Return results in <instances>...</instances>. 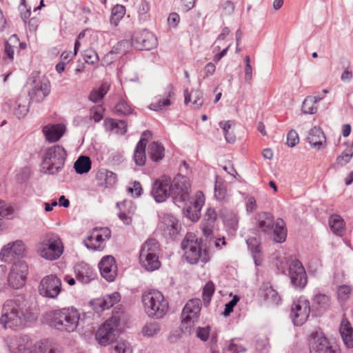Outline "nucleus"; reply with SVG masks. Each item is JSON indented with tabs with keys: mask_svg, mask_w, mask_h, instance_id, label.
<instances>
[{
	"mask_svg": "<svg viewBox=\"0 0 353 353\" xmlns=\"http://www.w3.org/2000/svg\"><path fill=\"white\" fill-rule=\"evenodd\" d=\"M216 219L217 214L215 210L208 208L201 225L204 237L198 239L192 233H188L185 235L181 242V248L185 252V256L188 263L196 264L199 259L206 262L207 250L211 246L212 242L216 247L219 246V239L212 238Z\"/></svg>",
	"mask_w": 353,
	"mask_h": 353,
	"instance_id": "nucleus-1",
	"label": "nucleus"
},
{
	"mask_svg": "<svg viewBox=\"0 0 353 353\" xmlns=\"http://www.w3.org/2000/svg\"><path fill=\"white\" fill-rule=\"evenodd\" d=\"M189 179L178 174L171 181L170 178L163 176L154 181L151 195L157 203H162L172 196L173 202L178 206L189 200Z\"/></svg>",
	"mask_w": 353,
	"mask_h": 353,
	"instance_id": "nucleus-2",
	"label": "nucleus"
},
{
	"mask_svg": "<svg viewBox=\"0 0 353 353\" xmlns=\"http://www.w3.org/2000/svg\"><path fill=\"white\" fill-rule=\"evenodd\" d=\"M32 316L27 303L10 300L3 306L0 323L5 328L16 329L26 326Z\"/></svg>",
	"mask_w": 353,
	"mask_h": 353,
	"instance_id": "nucleus-3",
	"label": "nucleus"
},
{
	"mask_svg": "<svg viewBox=\"0 0 353 353\" xmlns=\"http://www.w3.org/2000/svg\"><path fill=\"white\" fill-rule=\"evenodd\" d=\"M80 314L71 307L54 310L46 314V321L49 325L62 332H74L79 325Z\"/></svg>",
	"mask_w": 353,
	"mask_h": 353,
	"instance_id": "nucleus-4",
	"label": "nucleus"
},
{
	"mask_svg": "<svg viewBox=\"0 0 353 353\" xmlns=\"http://www.w3.org/2000/svg\"><path fill=\"white\" fill-rule=\"evenodd\" d=\"M66 157V151L62 146L56 145L49 148L43 155L41 171L46 174H57L63 170Z\"/></svg>",
	"mask_w": 353,
	"mask_h": 353,
	"instance_id": "nucleus-5",
	"label": "nucleus"
},
{
	"mask_svg": "<svg viewBox=\"0 0 353 353\" xmlns=\"http://www.w3.org/2000/svg\"><path fill=\"white\" fill-rule=\"evenodd\" d=\"M142 302L145 311L150 317L160 319L168 310V302L161 292L157 290L144 292Z\"/></svg>",
	"mask_w": 353,
	"mask_h": 353,
	"instance_id": "nucleus-6",
	"label": "nucleus"
},
{
	"mask_svg": "<svg viewBox=\"0 0 353 353\" xmlns=\"http://www.w3.org/2000/svg\"><path fill=\"white\" fill-rule=\"evenodd\" d=\"M201 306V301L198 299H191L185 305L181 313L182 332L191 334L192 327L199 319Z\"/></svg>",
	"mask_w": 353,
	"mask_h": 353,
	"instance_id": "nucleus-7",
	"label": "nucleus"
},
{
	"mask_svg": "<svg viewBox=\"0 0 353 353\" xmlns=\"http://www.w3.org/2000/svg\"><path fill=\"white\" fill-rule=\"evenodd\" d=\"M120 322V316L114 314L105 321L96 332L95 338L101 345H107L116 339L117 328Z\"/></svg>",
	"mask_w": 353,
	"mask_h": 353,
	"instance_id": "nucleus-8",
	"label": "nucleus"
},
{
	"mask_svg": "<svg viewBox=\"0 0 353 353\" xmlns=\"http://www.w3.org/2000/svg\"><path fill=\"white\" fill-rule=\"evenodd\" d=\"M30 82L28 96L31 102L40 103L50 92V83L44 76L32 77Z\"/></svg>",
	"mask_w": 353,
	"mask_h": 353,
	"instance_id": "nucleus-9",
	"label": "nucleus"
},
{
	"mask_svg": "<svg viewBox=\"0 0 353 353\" xmlns=\"http://www.w3.org/2000/svg\"><path fill=\"white\" fill-rule=\"evenodd\" d=\"M62 290V283L56 274H50L44 276L38 287L40 295L49 298L56 299Z\"/></svg>",
	"mask_w": 353,
	"mask_h": 353,
	"instance_id": "nucleus-10",
	"label": "nucleus"
},
{
	"mask_svg": "<svg viewBox=\"0 0 353 353\" xmlns=\"http://www.w3.org/2000/svg\"><path fill=\"white\" fill-rule=\"evenodd\" d=\"M288 274L292 285L299 290H303L307 283L306 272L302 263L297 259H289Z\"/></svg>",
	"mask_w": 353,
	"mask_h": 353,
	"instance_id": "nucleus-11",
	"label": "nucleus"
},
{
	"mask_svg": "<svg viewBox=\"0 0 353 353\" xmlns=\"http://www.w3.org/2000/svg\"><path fill=\"white\" fill-rule=\"evenodd\" d=\"M312 313L310 302L303 296L294 302L291 308V319L294 325H302Z\"/></svg>",
	"mask_w": 353,
	"mask_h": 353,
	"instance_id": "nucleus-12",
	"label": "nucleus"
},
{
	"mask_svg": "<svg viewBox=\"0 0 353 353\" xmlns=\"http://www.w3.org/2000/svg\"><path fill=\"white\" fill-rule=\"evenodd\" d=\"M204 196L201 192H198L195 198H191L181 205H185L183 214L192 222H196L201 217V210L204 204Z\"/></svg>",
	"mask_w": 353,
	"mask_h": 353,
	"instance_id": "nucleus-13",
	"label": "nucleus"
},
{
	"mask_svg": "<svg viewBox=\"0 0 353 353\" xmlns=\"http://www.w3.org/2000/svg\"><path fill=\"white\" fill-rule=\"evenodd\" d=\"M46 241V247L40 251L41 257L50 261L58 259L63 250L59 237L54 234H48Z\"/></svg>",
	"mask_w": 353,
	"mask_h": 353,
	"instance_id": "nucleus-14",
	"label": "nucleus"
},
{
	"mask_svg": "<svg viewBox=\"0 0 353 353\" xmlns=\"http://www.w3.org/2000/svg\"><path fill=\"white\" fill-rule=\"evenodd\" d=\"M132 44L139 50H150L157 46V39L151 32L143 29L134 32L132 37Z\"/></svg>",
	"mask_w": 353,
	"mask_h": 353,
	"instance_id": "nucleus-15",
	"label": "nucleus"
},
{
	"mask_svg": "<svg viewBox=\"0 0 353 353\" xmlns=\"http://www.w3.org/2000/svg\"><path fill=\"white\" fill-rule=\"evenodd\" d=\"M121 300V295L115 292L110 294L104 295L90 301L92 309L97 313L101 312L112 307Z\"/></svg>",
	"mask_w": 353,
	"mask_h": 353,
	"instance_id": "nucleus-16",
	"label": "nucleus"
},
{
	"mask_svg": "<svg viewBox=\"0 0 353 353\" xmlns=\"http://www.w3.org/2000/svg\"><path fill=\"white\" fill-rule=\"evenodd\" d=\"M99 268L101 276L108 281H113L117 276V267L114 258L106 256L101 259L99 263Z\"/></svg>",
	"mask_w": 353,
	"mask_h": 353,
	"instance_id": "nucleus-17",
	"label": "nucleus"
},
{
	"mask_svg": "<svg viewBox=\"0 0 353 353\" xmlns=\"http://www.w3.org/2000/svg\"><path fill=\"white\" fill-rule=\"evenodd\" d=\"M330 298L321 293L316 294L312 299V315L314 316H321L328 310L330 306Z\"/></svg>",
	"mask_w": 353,
	"mask_h": 353,
	"instance_id": "nucleus-18",
	"label": "nucleus"
},
{
	"mask_svg": "<svg viewBox=\"0 0 353 353\" xmlns=\"http://www.w3.org/2000/svg\"><path fill=\"white\" fill-rule=\"evenodd\" d=\"M256 227L262 232L266 234H272L275 224L274 216L266 212L257 214L256 216Z\"/></svg>",
	"mask_w": 353,
	"mask_h": 353,
	"instance_id": "nucleus-19",
	"label": "nucleus"
},
{
	"mask_svg": "<svg viewBox=\"0 0 353 353\" xmlns=\"http://www.w3.org/2000/svg\"><path fill=\"white\" fill-rule=\"evenodd\" d=\"M76 278L78 281L87 284L94 279V274L90 266L84 262H81L74 268Z\"/></svg>",
	"mask_w": 353,
	"mask_h": 353,
	"instance_id": "nucleus-20",
	"label": "nucleus"
},
{
	"mask_svg": "<svg viewBox=\"0 0 353 353\" xmlns=\"http://www.w3.org/2000/svg\"><path fill=\"white\" fill-rule=\"evenodd\" d=\"M65 131V125L61 123L48 124L43 128V132L46 140L49 142H56L59 141L63 135Z\"/></svg>",
	"mask_w": 353,
	"mask_h": 353,
	"instance_id": "nucleus-21",
	"label": "nucleus"
},
{
	"mask_svg": "<svg viewBox=\"0 0 353 353\" xmlns=\"http://www.w3.org/2000/svg\"><path fill=\"white\" fill-rule=\"evenodd\" d=\"M307 141L312 148L321 150L325 145L326 138L323 130L314 126L308 132Z\"/></svg>",
	"mask_w": 353,
	"mask_h": 353,
	"instance_id": "nucleus-22",
	"label": "nucleus"
},
{
	"mask_svg": "<svg viewBox=\"0 0 353 353\" xmlns=\"http://www.w3.org/2000/svg\"><path fill=\"white\" fill-rule=\"evenodd\" d=\"M310 353H338L334 350L327 339L325 336H318L314 338V341L311 345Z\"/></svg>",
	"mask_w": 353,
	"mask_h": 353,
	"instance_id": "nucleus-23",
	"label": "nucleus"
},
{
	"mask_svg": "<svg viewBox=\"0 0 353 353\" xmlns=\"http://www.w3.org/2000/svg\"><path fill=\"white\" fill-rule=\"evenodd\" d=\"M98 228H94L90 232L88 238L83 241L85 247L92 250H102L104 248V239L98 234Z\"/></svg>",
	"mask_w": 353,
	"mask_h": 353,
	"instance_id": "nucleus-24",
	"label": "nucleus"
},
{
	"mask_svg": "<svg viewBox=\"0 0 353 353\" xmlns=\"http://www.w3.org/2000/svg\"><path fill=\"white\" fill-rule=\"evenodd\" d=\"M159 250L158 241L154 239H150L143 244L139 256H143L145 259L150 256L159 257Z\"/></svg>",
	"mask_w": 353,
	"mask_h": 353,
	"instance_id": "nucleus-25",
	"label": "nucleus"
},
{
	"mask_svg": "<svg viewBox=\"0 0 353 353\" xmlns=\"http://www.w3.org/2000/svg\"><path fill=\"white\" fill-rule=\"evenodd\" d=\"M246 243L249 250L252 253L256 266H259L261 264V246L259 239L250 237L246 240Z\"/></svg>",
	"mask_w": 353,
	"mask_h": 353,
	"instance_id": "nucleus-26",
	"label": "nucleus"
},
{
	"mask_svg": "<svg viewBox=\"0 0 353 353\" xmlns=\"http://www.w3.org/2000/svg\"><path fill=\"white\" fill-rule=\"evenodd\" d=\"M15 347L11 350L12 353H30L32 346V340L28 335H21L15 340Z\"/></svg>",
	"mask_w": 353,
	"mask_h": 353,
	"instance_id": "nucleus-27",
	"label": "nucleus"
},
{
	"mask_svg": "<svg viewBox=\"0 0 353 353\" xmlns=\"http://www.w3.org/2000/svg\"><path fill=\"white\" fill-rule=\"evenodd\" d=\"M30 103L26 96L19 97L12 107L13 114L19 119L25 117L28 112Z\"/></svg>",
	"mask_w": 353,
	"mask_h": 353,
	"instance_id": "nucleus-28",
	"label": "nucleus"
},
{
	"mask_svg": "<svg viewBox=\"0 0 353 353\" xmlns=\"http://www.w3.org/2000/svg\"><path fill=\"white\" fill-rule=\"evenodd\" d=\"M271 234L273 241L276 243H283L285 241L287 229L285 227V223L283 219H278L275 221Z\"/></svg>",
	"mask_w": 353,
	"mask_h": 353,
	"instance_id": "nucleus-29",
	"label": "nucleus"
},
{
	"mask_svg": "<svg viewBox=\"0 0 353 353\" xmlns=\"http://www.w3.org/2000/svg\"><path fill=\"white\" fill-rule=\"evenodd\" d=\"M341 336L347 347H353V328L347 320H343L339 329Z\"/></svg>",
	"mask_w": 353,
	"mask_h": 353,
	"instance_id": "nucleus-30",
	"label": "nucleus"
},
{
	"mask_svg": "<svg viewBox=\"0 0 353 353\" xmlns=\"http://www.w3.org/2000/svg\"><path fill=\"white\" fill-rule=\"evenodd\" d=\"M145 147L146 142L142 139H140L137 143V146L134 149V161L136 165L139 166H142L145 164L146 161V154H145Z\"/></svg>",
	"mask_w": 353,
	"mask_h": 353,
	"instance_id": "nucleus-31",
	"label": "nucleus"
},
{
	"mask_svg": "<svg viewBox=\"0 0 353 353\" xmlns=\"http://www.w3.org/2000/svg\"><path fill=\"white\" fill-rule=\"evenodd\" d=\"M30 353H61V351L59 347L48 345L44 341H39L32 344Z\"/></svg>",
	"mask_w": 353,
	"mask_h": 353,
	"instance_id": "nucleus-32",
	"label": "nucleus"
},
{
	"mask_svg": "<svg viewBox=\"0 0 353 353\" xmlns=\"http://www.w3.org/2000/svg\"><path fill=\"white\" fill-rule=\"evenodd\" d=\"M174 95V92L172 90H169L165 97H159L154 102L152 103L149 106L150 109L154 111H160L166 108L172 103L171 98Z\"/></svg>",
	"mask_w": 353,
	"mask_h": 353,
	"instance_id": "nucleus-33",
	"label": "nucleus"
},
{
	"mask_svg": "<svg viewBox=\"0 0 353 353\" xmlns=\"http://www.w3.org/2000/svg\"><path fill=\"white\" fill-rule=\"evenodd\" d=\"M92 162L88 156H80L74 163V168L77 173L83 174L88 173L91 169Z\"/></svg>",
	"mask_w": 353,
	"mask_h": 353,
	"instance_id": "nucleus-34",
	"label": "nucleus"
},
{
	"mask_svg": "<svg viewBox=\"0 0 353 353\" xmlns=\"http://www.w3.org/2000/svg\"><path fill=\"white\" fill-rule=\"evenodd\" d=\"M148 155L153 161H159L164 157L163 146L157 142H152L148 146Z\"/></svg>",
	"mask_w": 353,
	"mask_h": 353,
	"instance_id": "nucleus-35",
	"label": "nucleus"
},
{
	"mask_svg": "<svg viewBox=\"0 0 353 353\" xmlns=\"http://www.w3.org/2000/svg\"><path fill=\"white\" fill-rule=\"evenodd\" d=\"M110 89V85L107 82L101 83L98 88H94L89 94V99L94 102L101 101Z\"/></svg>",
	"mask_w": 353,
	"mask_h": 353,
	"instance_id": "nucleus-36",
	"label": "nucleus"
},
{
	"mask_svg": "<svg viewBox=\"0 0 353 353\" xmlns=\"http://www.w3.org/2000/svg\"><path fill=\"white\" fill-rule=\"evenodd\" d=\"M97 178L99 180H103L106 188L112 187L117 181V174L112 171L105 169L100 170L98 172Z\"/></svg>",
	"mask_w": 353,
	"mask_h": 353,
	"instance_id": "nucleus-37",
	"label": "nucleus"
},
{
	"mask_svg": "<svg viewBox=\"0 0 353 353\" xmlns=\"http://www.w3.org/2000/svg\"><path fill=\"white\" fill-rule=\"evenodd\" d=\"M220 128H222L225 139L227 142L233 143L236 141V137L233 132L234 126V121L228 120L227 121H221L219 123Z\"/></svg>",
	"mask_w": 353,
	"mask_h": 353,
	"instance_id": "nucleus-38",
	"label": "nucleus"
},
{
	"mask_svg": "<svg viewBox=\"0 0 353 353\" xmlns=\"http://www.w3.org/2000/svg\"><path fill=\"white\" fill-rule=\"evenodd\" d=\"M161 330V325L157 321L147 322L141 329L143 336L147 338L154 337L157 335Z\"/></svg>",
	"mask_w": 353,
	"mask_h": 353,
	"instance_id": "nucleus-39",
	"label": "nucleus"
},
{
	"mask_svg": "<svg viewBox=\"0 0 353 353\" xmlns=\"http://www.w3.org/2000/svg\"><path fill=\"white\" fill-rule=\"evenodd\" d=\"M329 225L332 231L339 236H342L344 232L343 219L338 214H333L329 219Z\"/></svg>",
	"mask_w": 353,
	"mask_h": 353,
	"instance_id": "nucleus-40",
	"label": "nucleus"
},
{
	"mask_svg": "<svg viewBox=\"0 0 353 353\" xmlns=\"http://www.w3.org/2000/svg\"><path fill=\"white\" fill-rule=\"evenodd\" d=\"M139 260L142 267L148 272L158 270L161 266L159 257L150 256L145 259V257H143V256H139Z\"/></svg>",
	"mask_w": 353,
	"mask_h": 353,
	"instance_id": "nucleus-41",
	"label": "nucleus"
},
{
	"mask_svg": "<svg viewBox=\"0 0 353 353\" xmlns=\"http://www.w3.org/2000/svg\"><path fill=\"white\" fill-rule=\"evenodd\" d=\"M104 124L108 127L110 125V130L117 129V132L121 135L127 132L128 125L125 120H116L113 119H106Z\"/></svg>",
	"mask_w": 353,
	"mask_h": 353,
	"instance_id": "nucleus-42",
	"label": "nucleus"
},
{
	"mask_svg": "<svg viewBox=\"0 0 353 353\" xmlns=\"http://www.w3.org/2000/svg\"><path fill=\"white\" fill-rule=\"evenodd\" d=\"M26 279V277L25 276H21L18 274V273L10 270L8 278V282L9 285L12 288L19 289L24 285Z\"/></svg>",
	"mask_w": 353,
	"mask_h": 353,
	"instance_id": "nucleus-43",
	"label": "nucleus"
},
{
	"mask_svg": "<svg viewBox=\"0 0 353 353\" xmlns=\"http://www.w3.org/2000/svg\"><path fill=\"white\" fill-rule=\"evenodd\" d=\"M125 14V8L122 6L117 4L114 6L112 9V15L110 18V23L114 26L118 25L119 21L123 17Z\"/></svg>",
	"mask_w": 353,
	"mask_h": 353,
	"instance_id": "nucleus-44",
	"label": "nucleus"
},
{
	"mask_svg": "<svg viewBox=\"0 0 353 353\" xmlns=\"http://www.w3.org/2000/svg\"><path fill=\"white\" fill-rule=\"evenodd\" d=\"M150 5L146 0H141L137 8L139 19L140 21H146L150 19Z\"/></svg>",
	"mask_w": 353,
	"mask_h": 353,
	"instance_id": "nucleus-45",
	"label": "nucleus"
},
{
	"mask_svg": "<svg viewBox=\"0 0 353 353\" xmlns=\"http://www.w3.org/2000/svg\"><path fill=\"white\" fill-rule=\"evenodd\" d=\"M302 112L304 114H314L317 110V106L315 105V100L313 96L307 97L302 103Z\"/></svg>",
	"mask_w": 353,
	"mask_h": 353,
	"instance_id": "nucleus-46",
	"label": "nucleus"
},
{
	"mask_svg": "<svg viewBox=\"0 0 353 353\" xmlns=\"http://www.w3.org/2000/svg\"><path fill=\"white\" fill-rule=\"evenodd\" d=\"M167 219L169 221V225L163 226V231L170 236H174L177 234V220L174 216H169Z\"/></svg>",
	"mask_w": 353,
	"mask_h": 353,
	"instance_id": "nucleus-47",
	"label": "nucleus"
},
{
	"mask_svg": "<svg viewBox=\"0 0 353 353\" xmlns=\"http://www.w3.org/2000/svg\"><path fill=\"white\" fill-rule=\"evenodd\" d=\"M19 41V39L18 36L17 34H12L9 38V40L8 41H6L5 43V52L6 54V55L8 56V57L10 60H12L14 58V48L10 44V43L15 44V43H18Z\"/></svg>",
	"mask_w": 353,
	"mask_h": 353,
	"instance_id": "nucleus-48",
	"label": "nucleus"
},
{
	"mask_svg": "<svg viewBox=\"0 0 353 353\" xmlns=\"http://www.w3.org/2000/svg\"><path fill=\"white\" fill-rule=\"evenodd\" d=\"M214 284L211 281H209L205 285L203 289V299L205 303H209L210 301L211 298L214 293Z\"/></svg>",
	"mask_w": 353,
	"mask_h": 353,
	"instance_id": "nucleus-49",
	"label": "nucleus"
},
{
	"mask_svg": "<svg viewBox=\"0 0 353 353\" xmlns=\"http://www.w3.org/2000/svg\"><path fill=\"white\" fill-rule=\"evenodd\" d=\"M12 271H14L19 275L25 276L26 277L28 267L27 263L23 261H17L12 266Z\"/></svg>",
	"mask_w": 353,
	"mask_h": 353,
	"instance_id": "nucleus-50",
	"label": "nucleus"
},
{
	"mask_svg": "<svg viewBox=\"0 0 353 353\" xmlns=\"http://www.w3.org/2000/svg\"><path fill=\"white\" fill-rule=\"evenodd\" d=\"M227 196V190L225 186L221 183L216 181L214 185V197L216 200L223 201Z\"/></svg>",
	"mask_w": 353,
	"mask_h": 353,
	"instance_id": "nucleus-51",
	"label": "nucleus"
},
{
	"mask_svg": "<svg viewBox=\"0 0 353 353\" xmlns=\"http://www.w3.org/2000/svg\"><path fill=\"white\" fill-rule=\"evenodd\" d=\"M115 112L118 114H128L132 113V108L123 99L119 100V101L115 105Z\"/></svg>",
	"mask_w": 353,
	"mask_h": 353,
	"instance_id": "nucleus-52",
	"label": "nucleus"
},
{
	"mask_svg": "<svg viewBox=\"0 0 353 353\" xmlns=\"http://www.w3.org/2000/svg\"><path fill=\"white\" fill-rule=\"evenodd\" d=\"M10 245H11V248L12 249V252L14 256H21L23 254L25 251V245L22 241L17 240L14 242L10 243Z\"/></svg>",
	"mask_w": 353,
	"mask_h": 353,
	"instance_id": "nucleus-53",
	"label": "nucleus"
},
{
	"mask_svg": "<svg viewBox=\"0 0 353 353\" xmlns=\"http://www.w3.org/2000/svg\"><path fill=\"white\" fill-rule=\"evenodd\" d=\"M14 256V254L12 252V249L11 248L10 243L4 245L0 252V260L1 261L6 262L10 257Z\"/></svg>",
	"mask_w": 353,
	"mask_h": 353,
	"instance_id": "nucleus-54",
	"label": "nucleus"
},
{
	"mask_svg": "<svg viewBox=\"0 0 353 353\" xmlns=\"http://www.w3.org/2000/svg\"><path fill=\"white\" fill-rule=\"evenodd\" d=\"M83 59L90 64H94L98 61V54L92 49L85 50L83 52Z\"/></svg>",
	"mask_w": 353,
	"mask_h": 353,
	"instance_id": "nucleus-55",
	"label": "nucleus"
},
{
	"mask_svg": "<svg viewBox=\"0 0 353 353\" xmlns=\"http://www.w3.org/2000/svg\"><path fill=\"white\" fill-rule=\"evenodd\" d=\"M239 301L238 296H234L229 302L225 305V310L223 312V316L227 317L233 312L234 306Z\"/></svg>",
	"mask_w": 353,
	"mask_h": 353,
	"instance_id": "nucleus-56",
	"label": "nucleus"
},
{
	"mask_svg": "<svg viewBox=\"0 0 353 353\" xmlns=\"http://www.w3.org/2000/svg\"><path fill=\"white\" fill-rule=\"evenodd\" d=\"M264 296L266 300L271 301L273 303L277 304L280 301V297L277 292L273 290L271 287L266 288Z\"/></svg>",
	"mask_w": 353,
	"mask_h": 353,
	"instance_id": "nucleus-57",
	"label": "nucleus"
},
{
	"mask_svg": "<svg viewBox=\"0 0 353 353\" xmlns=\"http://www.w3.org/2000/svg\"><path fill=\"white\" fill-rule=\"evenodd\" d=\"M192 100H193L192 103L195 106V108H200L203 103V93L199 90H192L191 92Z\"/></svg>",
	"mask_w": 353,
	"mask_h": 353,
	"instance_id": "nucleus-58",
	"label": "nucleus"
},
{
	"mask_svg": "<svg viewBox=\"0 0 353 353\" xmlns=\"http://www.w3.org/2000/svg\"><path fill=\"white\" fill-rule=\"evenodd\" d=\"M103 108L101 105L93 107L90 110V119H93L95 122H99L102 120L103 116Z\"/></svg>",
	"mask_w": 353,
	"mask_h": 353,
	"instance_id": "nucleus-59",
	"label": "nucleus"
},
{
	"mask_svg": "<svg viewBox=\"0 0 353 353\" xmlns=\"http://www.w3.org/2000/svg\"><path fill=\"white\" fill-rule=\"evenodd\" d=\"M352 289L348 285H341L338 288L337 294L339 299L346 301L351 293Z\"/></svg>",
	"mask_w": 353,
	"mask_h": 353,
	"instance_id": "nucleus-60",
	"label": "nucleus"
},
{
	"mask_svg": "<svg viewBox=\"0 0 353 353\" xmlns=\"http://www.w3.org/2000/svg\"><path fill=\"white\" fill-rule=\"evenodd\" d=\"M299 135L296 130H291L287 135V145L289 147L295 146L299 142Z\"/></svg>",
	"mask_w": 353,
	"mask_h": 353,
	"instance_id": "nucleus-61",
	"label": "nucleus"
},
{
	"mask_svg": "<svg viewBox=\"0 0 353 353\" xmlns=\"http://www.w3.org/2000/svg\"><path fill=\"white\" fill-rule=\"evenodd\" d=\"M210 330L209 326L205 327H198L196 330V335L201 341H206L209 338Z\"/></svg>",
	"mask_w": 353,
	"mask_h": 353,
	"instance_id": "nucleus-62",
	"label": "nucleus"
},
{
	"mask_svg": "<svg viewBox=\"0 0 353 353\" xmlns=\"http://www.w3.org/2000/svg\"><path fill=\"white\" fill-rule=\"evenodd\" d=\"M114 353H132V350L128 343L121 342L114 346Z\"/></svg>",
	"mask_w": 353,
	"mask_h": 353,
	"instance_id": "nucleus-63",
	"label": "nucleus"
},
{
	"mask_svg": "<svg viewBox=\"0 0 353 353\" xmlns=\"http://www.w3.org/2000/svg\"><path fill=\"white\" fill-rule=\"evenodd\" d=\"M353 157L352 153H345L343 152L340 156L336 158V163L340 165L341 166L344 165L347 163Z\"/></svg>",
	"mask_w": 353,
	"mask_h": 353,
	"instance_id": "nucleus-64",
	"label": "nucleus"
}]
</instances>
